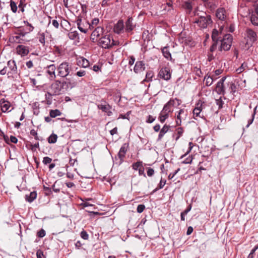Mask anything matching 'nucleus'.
Returning <instances> with one entry per match:
<instances>
[{"label":"nucleus","mask_w":258,"mask_h":258,"mask_svg":"<svg viewBox=\"0 0 258 258\" xmlns=\"http://www.w3.org/2000/svg\"><path fill=\"white\" fill-rule=\"evenodd\" d=\"M71 84L69 82L56 81L51 84L49 91L45 94V98H47V95L52 96L63 94L69 87H72Z\"/></svg>","instance_id":"nucleus-1"},{"label":"nucleus","mask_w":258,"mask_h":258,"mask_svg":"<svg viewBox=\"0 0 258 258\" xmlns=\"http://www.w3.org/2000/svg\"><path fill=\"white\" fill-rule=\"evenodd\" d=\"M21 71L18 69L16 62L14 59L8 61L7 66L0 71V74L2 76L7 74L9 78L15 79L18 76L20 77Z\"/></svg>","instance_id":"nucleus-2"},{"label":"nucleus","mask_w":258,"mask_h":258,"mask_svg":"<svg viewBox=\"0 0 258 258\" xmlns=\"http://www.w3.org/2000/svg\"><path fill=\"white\" fill-rule=\"evenodd\" d=\"M57 76L64 78L71 75L72 73V65L67 61H63L57 68Z\"/></svg>","instance_id":"nucleus-3"},{"label":"nucleus","mask_w":258,"mask_h":258,"mask_svg":"<svg viewBox=\"0 0 258 258\" xmlns=\"http://www.w3.org/2000/svg\"><path fill=\"white\" fill-rule=\"evenodd\" d=\"M221 45L219 48V51H227L229 50L231 47L232 36L230 34H225L223 39L220 40Z\"/></svg>","instance_id":"nucleus-4"},{"label":"nucleus","mask_w":258,"mask_h":258,"mask_svg":"<svg viewBox=\"0 0 258 258\" xmlns=\"http://www.w3.org/2000/svg\"><path fill=\"white\" fill-rule=\"evenodd\" d=\"M111 37L110 35H105L101 37L99 40V45L103 48H109L115 45V41L113 39L111 42Z\"/></svg>","instance_id":"nucleus-5"},{"label":"nucleus","mask_w":258,"mask_h":258,"mask_svg":"<svg viewBox=\"0 0 258 258\" xmlns=\"http://www.w3.org/2000/svg\"><path fill=\"white\" fill-rule=\"evenodd\" d=\"M195 23L202 28H206L208 25L212 23V20L210 15L206 16H200L198 19H196Z\"/></svg>","instance_id":"nucleus-6"},{"label":"nucleus","mask_w":258,"mask_h":258,"mask_svg":"<svg viewBox=\"0 0 258 258\" xmlns=\"http://www.w3.org/2000/svg\"><path fill=\"white\" fill-rule=\"evenodd\" d=\"M128 148L127 144H123L121 147L117 154V158H115L116 163L120 165L124 161V158Z\"/></svg>","instance_id":"nucleus-7"},{"label":"nucleus","mask_w":258,"mask_h":258,"mask_svg":"<svg viewBox=\"0 0 258 258\" xmlns=\"http://www.w3.org/2000/svg\"><path fill=\"white\" fill-rule=\"evenodd\" d=\"M158 76L164 80H169L171 77L169 68L168 67H163L161 68L159 72Z\"/></svg>","instance_id":"nucleus-8"},{"label":"nucleus","mask_w":258,"mask_h":258,"mask_svg":"<svg viewBox=\"0 0 258 258\" xmlns=\"http://www.w3.org/2000/svg\"><path fill=\"white\" fill-rule=\"evenodd\" d=\"M136 27V24L133 23L132 17H128L125 22L124 30L127 33L132 34L133 30Z\"/></svg>","instance_id":"nucleus-9"},{"label":"nucleus","mask_w":258,"mask_h":258,"mask_svg":"<svg viewBox=\"0 0 258 258\" xmlns=\"http://www.w3.org/2000/svg\"><path fill=\"white\" fill-rule=\"evenodd\" d=\"M113 31L115 33L117 34H120L124 32V24L123 20H119L114 25L113 27Z\"/></svg>","instance_id":"nucleus-10"},{"label":"nucleus","mask_w":258,"mask_h":258,"mask_svg":"<svg viewBox=\"0 0 258 258\" xmlns=\"http://www.w3.org/2000/svg\"><path fill=\"white\" fill-rule=\"evenodd\" d=\"M245 32L246 36L248 38L250 42L253 43L256 41V33L252 29L250 28H247Z\"/></svg>","instance_id":"nucleus-11"},{"label":"nucleus","mask_w":258,"mask_h":258,"mask_svg":"<svg viewBox=\"0 0 258 258\" xmlns=\"http://www.w3.org/2000/svg\"><path fill=\"white\" fill-rule=\"evenodd\" d=\"M16 50L18 54L22 56H26L29 52V47L23 45H19Z\"/></svg>","instance_id":"nucleus-12"},{"label":"nucleus","mask_w":258,"mask_h":258,"mask_svg":"<svg viewBox=\"0 0 258 258\" xmlns=\"http://www.w3.org/2000/svg\"><path fill=\"white\" fill-rule=\"evenodd\" d=\"M0 106L3 112H6L7 111L10 112L11 111V110H9V109L11 107V103L4 98L0 100Z\"/></svg>","instance_id":"nucleus-13"},{"label":"nucleus","mask_w":258,"mask_h":258,"mask_svg":"<svg viewBox=\"0 0 258 258\" xmlns=\"http://www.w3.org/2000/svg\"><path fill=\"white\" fill-rule=\"evenodd\" d=\"M82 17L79 16L76 21L78 28L81 32L86 33L88 30L87 28V26H85L84 24H82Z\"/></svg>","instance_id":"nucleus-14"},{"label":"nucleus","mask_w":258,"mask_h":258,"mask_svg":"<svg viewBox=\"0 0 258 258\" xmlns=\"http://www.w3.org/2000/svg\"><path fill=\"white\" fill-rule=\"evenodd\" d=\"M145 69V63L143 61H138L136 62L134 71L136 73H140Z\"/></svg>","instance_id":"nucleus-15"},{"label":"nucleus","mask_w":258,"mask_h":258,"mask_svg":"<svg viewBox=\"0 0 258 258\" xmlns=\"http://www.w3.org/2000/svg\"><path fill=\"white\" fill-rule=\"evenodd\" d=\"M104 29L102 27H97L92 33L91 38L94 40L95 37H99L103 35Z\"/></svg>","instance_id":"nucleus-16"},{"label":"nucleus","mask_w":258,"mask_h":258,"mask_svg":"<svg viewBox=\"0 0 258 258\" xmlns=\"http://www.w3.org/2000/svg\"><path fill=\"white\" fill-rule=\"evenodd\" d=\"M214 91L219 95L224 96L225 94V88L224 85L217 83Z\"/></svg>","instance_id":"nucleus-17"},{"label":"nucleus","mask_w":258,"mask_h":258,"mask_svg":"<svg viewBox=\"0 0 258 258\" xmlns=\"http://www.w3.org/2000/svg\"><path fill=\"white\" fill-rule=\"evenodd\" d=\"M170 127V125L167 124H165L163 126V127L161 128L159 134L157 139L158 141H160L161 140L164 135L168 131Z\"/></svg>","instance_id":"nucleus-18"},{"label":"nucleus","mask_w":258,"mask_h":258,"mask_svg":"<svg viewBox=\"0 0 258 258\" xmlns=\"http://www.w3.org/2000/svg\"><path fill=\"white\" fill-rule=\"evenodd\" d=\"M216 16L219 20L223 21L225 18V10L224 8L218 9L216 13Z\"/></svg>","instance_id":"nucleus-19"},{"label":"nucleus","mask_w":258,"mask_h":258,"mask_svg":"<svg viewBox=\"0 0 258 258\" xmlns=\"http://www.w3.org/2000/svg\"><path fill=\"white\" fill-rule=\"evenodd\" d=\"M161 51H162L163 56L167 59L172 61V58L171 57V54L170 53V52L169 50L168 46L164 47L163 48L161 49Z\"/></svg>","instance_id":"nucleus-20"},{"label":"nucleus","mask_w":258,"mask_h":258,"mask_svg":"<svg viewBox=\"0 0 258 258\" xmlns=\"http://www.w3.org/2000/svg\"><path fill=\"white\" fill-rule=\"evenodd\" d=\"M37 197V193L36 191H32L31 192L29 195H26L25 198L26 201L31 203L35 199H36Z\"/></svg>","instance_id":"nucleus-21"},{"label":"nucleus","mask_w":258,"mask_h":258,"mask_svg":"<svg viewBox=\"0 0 258 258\" xmlns=\"http://www.w3.org/2000/svg\"><path fill=\"white\" fill-rule=\"evenodd\" d=\"M56 67L54 64H50L47 67V72L52 78H55V71Z\"/></svg>","instance_id":"nucleus-22"},{"label":"nucleus","mask_w":258,"mask_h":258,"mask_svg":"<svg viewBox=\"0 0 258 258\" xmlns=\"http://www.w3.org/2000/svg\"><path fill=\"white\" fill-rule=\"evenodd\" d=\"M78 64L85 68L89 66V62L87 59L81 57L80 59L78 61Z\"/></svg>","instance_id":"nucleus-23"},{"label":"nucleus","mask_w":258,"mask_h":258,"mask_svg":"<svg viewBox=\"0 0 258 258\" xmlns=\"http://www.w3.org/2000/svg\"><path fill=\"white\" fill-rule=\"evenodd\" d=\"M201 111H202L201 106L197 107L195 108V109L193 110V114L194 116V119H197L196 117H198V116L200 117L201 118L203 117V115L201 116L200 115Z\"/></svg>","instance_id":"nucleus-24"},{"label":"nucleus","mask_w":258,"mask_h":258,"mask_svg":"<svg viewBox=\"0 0 258 258\" xmlns=\"http://www.w3.org/2000/svg\"><path fill=\"white\" fill-rule=\"evenodd\" d=\"M98 109L101 110L103 112H106L108 110L111 109V106L108 104L106 105L98 104L97 105Z\"/></svg>","instance_id":"nucleus-25"},{"label":"nucleus","mask_w":258,"mask_h":258,"mask_svg":"<svg viewBox=\"0 0 258 258\" xmlns=\"http://www.w3.org/2000/svg\"><path fill=\"white\" fill-rule=\"evenodd\" d=\"M99 20L98 18H94L92 20L91 24L89 22H86V25H87V26H88L89 28L90 29H93L94 27V26H96L99 23Z\"/></svg>","instance_id":"nucleus-26"},{"label":"nucleus","mask_w":258,"mask_h":258,"mask_svg":"<svg viewBox=\"0 0 258 258\" xmlns=\"http://www.w3.org/2000/svg\"><path fill=\"white\" fill-rule=\"evenodd\" d=\"M183 133V130L182 127H179L176 129V133L173 135V137H174V136H176L175 138V141H177L181 136H182Z\"/></svg>","instance_id":"nucleus-27"},{"label":"nucleus","mask_w":258,"mask_h":258,"mask_svg":"<svg viewBox=\"0 0 258 258\" xmlns=\"http://www.w3.org/2000/svg\"><path fill=\"white\" fill-rule=\"evenodd\" d=\"M61 112L58 109L50 110L49 111V115L52 118H54L57 116L60 115Z\"/></svg>","instance_id":"nucleus-28"},{"label":"nucleus","mask_w":258,"mask_h":258,"mask_svg":"<svg viewBox=\"0 0 258 258\" xmlns=\"http://www.w3.org/2000/svg\"><path fill=\"white\" fill-rule=\"evenodd\" d=\"M57 136L56 134H52L47 139L48 142L49 144L55 143L57 141Z\"/></svg>","instance_id":"nucleus-29"},{"label":"nucleus","mask_w":258,"mask_h":258,"mask_svg":"<svg viewBox=\"0 0 258 258\" xmlns=\"http://www.w3.org/2000/svg\"><path fill=\"white\" fill-rule=\"evenodd\" d=\"M250 21L252 25L254 26L258 25V16H256L255 14H252L250 16Z\"/></svg>","instance_id":"nucleus-30"},{"label":"nucleus","mask_w":258,"mask_h":258,"mask_svg":"<svg viewBox=\"0 0 258 258\" xmlns=\"http://www.w3.org/2000/svg\"><path fill=\"white\" fill-rule=\"evenodd\" d=\"M68 36L71 40H75L77 38H79V34L76 31L69 32Z\"/></svg>","instance_id":"nucleus-31"},{"label":"nucleus","mask_w":258,"mask_h":258,"mask_svg":"<svg viewBox=\"0 0 258 258\" xmlns=\"http://www.w3.org/2000/svg\"><path fill=\"white\" fill-rule=\"evenodd\" d=\"M218 34L219 32L218 31L214 29L213 30L212 34V39L213 42H218L219 38H218Z\"/></svg>","instance_id":"nucleus-32"},{"label":"nucleus","mask_w":258,"mask_h":258,"mask_svg":"<svg viewBox=\"0 0 258 258\" xmlns=\"http://www.w3.org/2000/svg\"><path fill=\"white\" fill-rule=\"evenodd\" d=\"M30 134H31V135L34 137V139L36 140L40 141H42L44 140L43 138L42 137L38 136L37 132L34 129L31 130L30 131Z\"/></svg>","instance_id":"nucleus-33"},{"label":"nucleus","mask_w":258,"mask_h":258,"mask_svg":"<svg viewBox=\"0 0 258 258\" xmlns=\"http://www.w3.org/2000/svg\"><path fill=\"white\" fill-rule=\"evenodd\" d=\"M204 80H206V85L207 86H211L212 84L214 81V79L212 77L208 76V75L205 76Z\"/></svg>","instance_id":"nucleus-34"},{"label":"nucleus","mask_w":258,"mask_h":258,"mask_svg":"<svg viewBox=\"0 0 258 258\" xmlns=\"http://www.w3.org/2000/svg\"><path fill=\"white\" fill-rule=\"evenodd\" d=\"M166 182V181L165 180H163L161 178L158 186L155 189L153 190L152 192L154 193V192L157 191L159 189L162 188L165 185Z\"/></svg>","instance_id":"nucleus-35"},{"label":"nucleus","mask_w":258,"mask_h":258,"mask_svg":"<svg viewBox=\"0 0 258 258\" xmlns=\"http://www.w3.org/2000/svg\"><path fill=\"white\" fill-rule=\"evenodd\" d=\"M39 41L41 44L42 45V46H45V34L44 33H39Z\"/></svg>","instance_id":"nucleus-36"},{"label":"nucleus","mask_w":258,"mask_h":258,"mask_svg":"<svg viewBox=\"0 0 258 258\" xmlns=\"http://www.w3.org/2000/svg\"><path fill=\"white\" fill-rule=\"evenodd\" d=\"M168 116L169 114H167L166 113L161 112L159 114V119L161 123H163L165 122V120L168 117Z\"/></svg>","instance_id":"nucleus-37"},{"label":"nucleus","mask_w":258,"mask_h":258,"mask_svg":"<svg viewBox=\"0 0 258 258\" xmlns=\"http://www.w3.org/2000/svg\"><path fill=\"white\" fill-rule=\"evenodd\" d=\"M153 76V72L152 71H149L146 73V78L144 80L146 82H149L152 80Z\"/></svg>","instance_id":"nucleus-38"},{"label":"nucleus","mask_w":258,"mask_h":258,"mask_svg":"<svg viewBox=\"0 0 258 258\" xmlns=\"http://www.w3.org/2000/svg\"><path fill=\"white\" fill-rule=\"evenodd\" d=\"M143 165L142 161H138L133 163L132 165L133 169L135 170H138Z\"/></svg>","instance_id":"nucleus-39"},{"label":"nucleus","mask_w":258,"mask_h":258,"mask_svg":"<svg viewBox=\"0 0 258 258\" xmlns=\"http://www.w3.org/2000/svg\"><path fill=\"white\" fill-rule=\"evenodd\" d=\"M161 112L167 114H169V113L171 112V106L165 104Z\"/></svg>","instance_id":"nucleus-40"},{"label":"nucleus","mask_w":258,"mask_h":258,"mask_svg":"<svg viewBox=\"0 0 258 258\" xmlns=\"http://www.w3.org/2000/svg\"><path fill=\"white\" fill-rule=\"evenodd\" d=\"M222 97L220 96L219 99H216V103L217 105L218 106L219 109L222 108L224 104V102L222 101Z\"/></svg>","instance_id":"nucleus-41"},{"label":"nucleus","mask_w":258,"mask_h":258,"mask_svg":"<svg viewBox=\"0 0 258 258\" xmlns=\"http://www.w3.org/2000/svg\"><path fill=\"white\" fill-rule=\"evenodd\" d=\"M184 6L186 9L189 10L190 11L192 10V7L191 5V3L190 1H186L184 3Z\"/></svg>","instance_id":"nucleus-42"},{"label":"nucleus","mask_w":258,"mask_h":258,"mask_svg":"<svg viewBox=\"0 0 258 258\" xmlns=\"http://www.w3.org/2000/svg\"><path fill=\"white\" fill-rule=\"evenodd\" d=\"M236 89H237V87H236V86L235 84V83H231L230 85V88H229V89L230 90V93L234 94V93H235L236 91Z\"/></svg>","instance_id":"nucleus-43"},{"label":"nucleus","mask_w":258,"mask_h":258,"mask_svg":"<svg viewBox=\"0 0 258 258\" xmlns=\"http://www.w3.org/2000/svg\"><path fill=\"white\" fill-rule=\"evenodd\" d=\"M30 149L33 152L36 151V149H39V144L38 142L35 143L34 144H30Z\"/></svg>","instance_id":"nucleus-44"},{"label":"nucleus","mask_w":258,"mask_h":258,"mask_svg":"<svg viewBox=\"0 0 258 258\" xmlns=\"http://www.w3.org/2000/svg\"><path fill=\"white\" fill-rule=\"evenodd\" d=\"M258 249V245L255 246L253 248H252L247 256V258H253L254 254L255 251Z\"/></svg>","instance_id":"nucleus-45"},{"label":"nucleus","mask_w":258,"mask_h":258,"mask_svg":"<svg viewBox=\"0 0 258 258\" xmlns=\"http://www.w3.org/2000/svg\"><path fill=\"white\" fill-rule=\"evenodd\" d=\"M81 237L84 240H88L89 238V235L85 230H83L80 233Z\"/></svg>","instance_id":"nucleus-46"},{"label":"nucleus","mask_w":258,"mask_h":258,"mask_svg":"<svg viewBox=\"0 0 258 258\" xmlns=\"http://www.w3.org/2000/svg\"><path fill=\"white\" fill-rule=\"evenodd\" d=\"M10 6L12 12L14 13H16L17 11V7L16 4L14 2L11 1L10 3Z\"/></svg>","instance_id":"nucleus-47"},{"label":"nucleus","mask_w":258,"mask_h":258,"mask_svg":"<svg viewBox=\"0 0 258 258\" xmlns=\"http://www.w3.org/2000/svg\"><path fill=\"white\" fill-rule=\"evenodd\" d=\"M46 235L45 231L43 229H41L37 233V236L39 238H42Z\"/></svg>","instance_id":"nucleus-48"},{"label":"nucleus","mask_w":258,"mask_h":258,"mask_svg":"<svg viewBox=\"0 0 258 258\" xmlns=\"http://www.w3.org/2000/svg\"><path fill=\"white\" fill-rule=\"evenodd\" d=\"M145 209V206L143 204L139 205L137 207V211L139 213H142Z\"/></svg>","instance_id":"nucleus-49"},{"label":"nucleus","mask_w":258,"mask_h":258,"mask_svg":"<svg viewBox=\"0 0 258 258\" xmlns=\"http://www.w3.org/2000/svg\"><path fill=\"white\" fill-rule=\"evenodd\" d=\"M17 34L18 35L21 36L22 37H24L27 34V32H26V31H25V29L20 28L18 30Z\"/></svg>","instance_id":"nucleus-50"},{"label":"nucleus","mask_w":258,"mask_h":258,"mask_svg":"<svg viewBox=\"0 0 258 258\" xmlns=\"http://www.w3.org/2000/svg\"><path fill=\"white\" fill-rule=\"evenodd\" d=\"M52 159L48 157H44L43 159L42 162L44 164L47 165V164H49L51 162Z\"/></svg>","instance_id":"nucleus-51"},{"label":"nucleus","mask_w":258,"mask_h":258,"mask_svg":"<svg viewBox=\"0 0 258 258\" xmlns=\"http://www.w3.org/2000/svg\"><path fill=\"white\" fill-rule=\"evenodd\" d=\"M218 42H213V44L211 45V46L210 48V52H214L216 49L217 47Z\"/></svg>","instance_id":"nucleus-52"},{"label":"nucleus","mask_w":258,"mask_h":258,"mask_svg":"<svg viewBox=\"0 0 258 258\" xmlns=\"http://www.w3.org/2000/svg\"><path fill=\"white\" fill-rule=\"evenodd\" d=\"M37 258H45L43 252L40 250L38 249L36 252Z\"/></svg>","instance_id":"nucleus-53"},{"label":"nucleus","mask_w":258,"mask_h":258,"mask_svg":"<svg viewBox=\"0 0 258 258\" xmlns=\"http://www.w3.org/2000/svg\"><path fill=\"white\" fill-rule=\"evenodd\" d=\"M43 189L46 191L45 194L46 196H49L52 194L51 188L44 186Z\"/></svg>","instance_id":"nucleus-54"},{"label":"nucleus","mask_w":258,"mask_h":258,"mask_svg":"<svg viewBox=\"0 0 258 258\" xmlns=\"http://www.w3.org/2000/svg\"><path fill=\"white\" fill-rule=\"evenodd\" d=\"M192 160V158L191 156H189L187 158H186L185 160L182 161V164H190L191 163Z\"/></svg>","instance_id":"nucleus-55"},{"label":"nucleus","mask_w":258,"mask_h":258,"mask_svg":"<svg viewBox=\"0 0 258 258\" xmlns=\"http://www.w3.org/2000/svg\"><path fill=\"white\" fill-rule=\"evenodd\" d=\"M155 117H153L152 115H149L147 117L146 122L149 123H152L155 120Z\"/></svg>","instance_id":"nucleus-56"},{"label":"nucleus","mask_w":258,"mask_h":258,"mask_svg":"<svg viewBox=\"0 0 258 258\" xmlns=\"http://www.w3.org/2000/svg\"><path fill=\"white\" fill-rule=\"evenodd\" d=\"M175 100H177V101H179L178 99H177V98H175V99H170L167 103H166V104H167L168 105H169V106H173L174 105V104H175Z\"/></svg>","instance_id":"nucleus-57"},{"label":"nucleus","mask_w":258,"mask_h":258,"mask_svg":"<svg viewBox=\"0 0 258 258\" xmlns=\"http://www.w3.org/2000/svg\"><path fill=\"white\" fill-rule=\"evenodd\" d=\"M254 118V113H252L251 115V118L248 119L247 124L246 125V127L247 128L249 127V126L252 124V123L253 121Z\"/></svg>","instance_id":"nucleus-58"},{"label":"nucleus","mask_w":258,"mask_h":258,"mask_svg":"<svg viewBox=\"0 0 258 258\" xmlns=\"http://www.w3.org/2000/svg\"><path fill=\"white\" fill-rule=\"evenodd\" d=\"M147 174L148 176H152L154 174V170L153 168H149L148 169Z\"/></svg>","instance_id":"nucleus-59"},{"label":"nucleus","mask_w":258,"mask_h":258,"mask_svg":"<svg viewBox=\"0 0 258 258\" xmlns=\"http://www.w3.org/2000/svg\"><path fill=\"white\" fill-rule=\"evenodd\" d=\"M77 76L78 77H83L84 76L86 75V72L84 70H80L78 72H77L76 74Z\"/></svg>","instance_id":"nucleus-60"},{"label":"nucleus","mask_w":258,"mask_h":258,"mask_svg":"<svg viewBox=\"0 0 258 258\" xmlns=\"http://www.w3.org/2000/svg\"><path fill=\"white\" fill-rule=\"evenodd\" d=\"M135 60H136L135 57L134 56H133V55L131 56L130 57V59H129V61H128V64L130 66H132L134 63Z\"/></svg>","instance_id":"nucleus-61"},{"label":"nucleus","mask_w":258,"mask_h":258,"mask_svg":"<svg viewBox=\"0 0 258 258\" xmlns=\"http://www.w3.org/2000/svg\"><path fill=\"white\" fill-rule=\"evenodd\" d=\"M215 58V56L213 54V52H208V59L209 61H212L213 59H214Z\"/></svg>","instance_id":"nucleus-62"},{"label":"nucleus","mask_w":258,"mask_h":258,"mask_svg":"<svg viewBox=\"0 0 258 258\" xmlns=\"http://www.w3.org/2000/svg\"><path fill=\"white\" fill-rule=\"evenodd\" d=\"M52 24L56 29H58L59 27V23L56 20H53L52 21Z\"/></svg>","instance_id":"nucleus-63"},{"label":"nucleus","mask_w":258,"mask_h":258,"mask_svg":"<svg viewBox=\"0 0 258 258\" xmlns=\"http://www.w3.org/2000/svg\"><path fill=\"white\" fill-rule=\"evenodd\" d=\"M26 65L28 69H31L33 67V63L32 60H29L26 62Z\"/></svg>","instance_id":"nucleus-64"}]
</instances>
